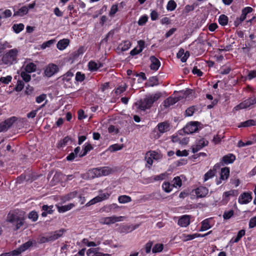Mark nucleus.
<instances>
[{"label": "nucleus", "instance_id": "obj_54", "mask_svg": "<svg viewBox=\"0 0 256 256\" xmlns=\"http://www.w3.org/2000/svg\"><path fill=\"white\" fill-rule=\"evenodd\" d=\"M122 148V146L118 144H112L110 146L108 150L111 152H114L117 150H119Z\"/></svg>", "mask_w": 256, "mask_h": 256}, {"label": "nucleus", "instance_id": "obj_36", "mask_svg": "<svg viewBox=\"0 0 256 256\" xmlns=\"http://www.w3.org/2000/svg\"><path fill=\"white\" fill-rule=\"evenodd\" d=\"M230 174V170L228 168H224L221 170L220 179L222 180H226Z\"/></svg>", "mask_w": 256, "mask_h": 256}, {"label": "nucleus", "instance_id": "obj_47", "mask_svg": "<svg viewBox=\"0 0 256 256\" xmlns=\"http://www.w3.org/2000/svg\"><path fill=\"white\" fill-rule=\"evenodd\" d=\"M86 78V76L84 74L80 72H78L76 74L75 80L78 82H82Z\"/></svg>", "mask_w": 256, "mask_h": 256}, {"label": "nucleus", "instance_id": "obj_16", "mask_svg": "<svg viewBox=\"0 0 256 256\" xmlns=\"http://www.w3.org/2000/svg\"><path fill=\"white\" fill-rule=\"evenodd\" d=\"M208 142L204 140H199L198 144L196 146H192V152L194 154L200 150L201 148L208 144Z\"/></svg>", "mask_w": 256, "mask_h": 256}, {"label": "nucleus", "instance_id": "obj_30", "mask_svg": "<svg viewBox=\"0 0 256 256\" xmlns=\"http://www.w3.org/2000/svg\"><path fill=\"white\" fill-rule=\"evenodd\" d=\"M74 206V204H70L67 205L62 206H58V211L59 212H67L70 210H71L73 207Z\"/></svg>", "mask_w": 256, "mask_h": 256}, {"label": "nucleus", "instance_id": "obj_5", "mask_svg": "<svg viewBox=\"0 0 256 256\" xmlns=\"http://www.w3.org/2000/svg\"><path fill=\"white\" fill-rule=\"evenodd\" d=\"M74 76V74L71 70L68 71L66 73L62 76V80L66 88H72L73 84L72 80Z\"/></svg>", "mask_w": 256, "mask_h": 256}, {"label": "nucleus", "instance_id": "obj_9", "mask_svg": "<svg viewBox=\"0 0 256 256\" xmlns=\"http://www.w3.org/2000/svg\"><path fill=\"white\" fill-rule=\"evenodd\" d=\"M158 154L155 152H148L146 153L145 156V160L147 164H146V166L150 168L152 166L153 160H156Z\"/></svg>", "mask_w": 256, "mask_h": 256}, {"label": "nucleus", "instance_id": "obj_25", "mask_svg": "<svg viewBox=\"0 0 256 256\" xmlns=\"http://www.w3.org/2000/svg\"><path fill=\"white\" fill-rule=\"evenodd\" d=\"M28 12V8L24 6L20 8L16 11H14V16H23Z\"/></svg>", "mask_w": 256, "mask_h": 256}, {"label": "nucleus", "instance_id": "obj_10", "mask_svg": "<svg viewBox=\"0 0 256 256\" xmlns=\"http://www.w3.org/2000/svg\"><path fill=\"white\" fill-rule=\"evenodd\" d=\"M184 96H178L176 97H172L170 96L166 98L164 102V108H168L170 107L171 106H172L173 104H175L176 102H177L178 101L180 100L181 99L183 98Z\"/></svg>", "mask_w": 256, "mask_h": 256}, {"label": "nucleus", "instance_id": "obj_52", "mask_svg": "<svg viewBox=\"0 0 256 256\" xmlns=\"http://www.w3.org/2000/svg\"><path fill=\"white\" fill-rule=\"evenodd\" d=\"M118 207V206L116 204H110L108 206H104V211L108 212L111 211L112 210L116 209Z\"/></svg>", "mask_w": 256, "mask_h": 256}, {"label": "nucleus", "instance_id": "obj_1", "mask_svg": "<svg viewBox=\"0 0 256 256\" xmlns=\"http://www.w3.org/2000/svg\"><path fill=\"white\" fill-rule=\"evenodd\" d=\"M160 98V92H158L154 94H150L142 100L138 101V108L141 110L144 111L146 109L151 108L154 102Z\"/></svg>", "mask_w": 256, "mask_h": 256}, {"label": "nucleus", "instance_id": "obj_50", "mask_svg": "<svg viewBox=\"0 0 256 256\" xmlns=\"http://www.w3.org/2000/svg\"><path fill=\"white\" fill-rule=\"evenodd\" d=\"M49 242H52L51 237L50 236H41L38 238V242L40 244L46 243Z\"/></svg>", "mask_w": 256, "mask_h": 256}, {"label": "nucleus", "instance_id": "obj_29", "mask_svg": "<svg viewBox=\"0 0 256 256\" xmlns=\"http://www.w3.org/2000/svg\"><path fill=\"white\" fill-rule=\"evenodd\" d=\"M36 65L33 62L28 63L24 68L25 72L32 73L36 71Z\"/></svg>", "mask_w": 256, "mask_h": 256}, {"label": "nucleus", "instance_id": "obj_63", "mask_svg": "<svg viewBox=\"0 0 256 256\" xmlns=\"http://www.w3.org/2000/svg\"><path fill=\"white\" fill-rule=\"evenodd\" d=\"M184 238H186L185 240H193L196 238H198L200 236V234H187V235H184Z\"/></svg>", "mask_w": 256, "mask_h": 256}, {"label": "nucleus", "instance_id": "obj_15", "mask_svg": "<svg viewBox=\"0 0 256 256\" xmlns=\"http://www.w3.org/2000/svg\"><path fill=\"white\" fill-rule=\"evenodd\" d=\"M159 84V80L158 76H153L150 77L148 81L146 82V86L147 87H152L156 86H158Z\"/></svg>", "mask_w": 256, "mask_h": 256}, {"label": "nucleus", "instance_id": "obj_27", "mask_svg": "<svg viewBox=\"0 0 256 256\" xmlns=\"http://www.w3.org/2000/svg\"><path fill=\"white\" fill-rule=\"evenodd\" d=\"M66 232V230L64 228L60 229L58 230L55 231L54 234H52L50 236L51 237L52 242L60 238Z\"/></svg>", "mask_w": 256, "mask_h": 256}, {"label": "nucleus", "instance_id": "obj_17", "mask_svg": "<svg viewBox=\"0 0 256 256\" xmlns=\"http://www.w3.org/2000/svg\"><path fill=\"white\" fill-rule=\"evenodd\" d=\"M88 178L90 179H93L101 176L100 170L98 168H94L89 170L87 173Z\"/></svg>", "mask_w": 256, "mask_h": 256}, {"label": "nucleus", "instance_id": "obj_64", "mask_svg": "<svg viewBox=\"0 0 256 256\" xmlns=\"http://www.w3.org/2000/svg\"><path fill=\"white\" fill-rule=\"evenodd\" d=\"M214 175V172L212 170H208L205 174L204 177V182L206 181L210 178H212Z\"/></svg>", "mask_w": 256, "mask_h": 256}, {"label": "nucleus", "instance_id": "obj_51", "mask_svg": "<svg viewBox=\"0 0 256 256\" xmlns=\"http://www.w3.org/2000/svg\"><path fill=\"white\" fill-rule=\"evenodd\" d=\"M24 88V83L22 80H18L16 86L14 88V90L17 92H20Z\"/></svg>", "mask_w": 256, "mask_h": 256}, {"label": "nucleus", "instance_id": "obj_31", "mask_svg": "<svg viewBox=\"0 0 256 256\" xmlns=\"http://www.w3.org/2000/svg\"><path fill=\"white\" fill-rule=\"evenodd\" d=\"M254 126H256V120H249L241 122L240 124L238 126V128L248 127Z\"/></svg>", "mask_w": 256, "mask_h": 256}, {"label": "nucleus", "instance_id": "obj_8", "mask_svg": "<svg viewBox=\"0 0 256 256\" xmlns=\"http://www.w3.org/2000/svg\"><path fill=\"white\" fill-rule=\"evenodd\" d=\"M200 123L198 122H192L184 128V132L187 134H192L198 130V126Z\"/></svg>", "mask_w": 256, "mask_h": 256}, {"label": "nucleus", "instance_id": "obj_56", "mask_svg": "<svg viewBox=\"0 0 256 256\" xmlns=\"http://www.w3.org/2000/svg\"><path fill=\"white\" fill-rule=\"evenodd\" d=\"M148 20V16L146 15H144L140 17L138 20V24L139 26L144 25Z\"/></svg>", "mask_w": 256, "mask_h": 256}, {"label": "nucleus", "instance_id": "obj_34", "mask_svg": "<svg viewBox=\"0 0 256 256\" xmlns=\"http://www.w3.org/2000/svg\"><path fill=\"white\" fill-rule=\"evenodd\" d=\"M46 105V103L43 104L41 106H40L36 110H32L30 112H28L27 114L28 118H34L36 115L37 112L40 110V109L43 108Z\"/></svg>", "mask_w": 256, "mask_h": 256}, {"label": "nucleus", "instance_id": "obj_3", "mask_svg": "<svg viewBox=\"0 0 256 256\" xmlns=\"http://www.w3.org/2000/svg\"><path fill=\"white\" fill-rule=\"evenodd\" d=\"M7 221L12 225L15 226L14 230H18L23 226L24 220L23 218L20 216L17 213L9 212L7 216Z\"/></svg>", "mask_w": 256, "mask_h": 256}, {"label": "nucleus", "instance_id": "obj_7", "mask_svg": "<svg viewBox=\"0 0 256 256\" xmlns=\"http://www.w3.org/2000/svg\"><path fill=\"white\" fill-rule=\"evenodd\" d=\"M256 104V96H252L238 105L236 108L238 109H244L250 107Z\"/></svg>", "mask_w": 256, "mask_h": 256}, {"label": "nucleus", "instance_id": "obj_40", "mask_svg": "<svg viewBox=\"0 0 256 256\" xmlns=\"http://www.w3.org/2000/svg\"><path fill=\"white\" fill-rule=\"evenodd\" d=\"M210 222L208 219H206L203 220L202 222V226L200 231H205L210 228Z\"/></svg>", "mask_w": 256, "mask_h": 256}, {"label": "nucleus", "instance_id": "obj_26", "mask_svg": "<svg viewBox=\"0 0 256 256\" xmlns=\"http://www.w3.org/2000/svg\"><path fill=\"white\" fill-rule=\"evenodd\" d=\"M53 205L48 206V205H43L42 206V210H43L42 213V217H46L48 214H52L53 213Z\"/></svg>", "mask_w": 256, "mask_h": 256}, {"label": "nucleus", "instance_id": "obj_55", "mask_svg": "<svg viewBox=\"0 0 256 256\" xmlns=\"http://www.w3.org/2000/svg\"><path fill=\"white\" fill-rule=\"evenodd\" d=\"M236 193V191L235 190H231L228 192H226L224 194V199L226 200V202L228 200V197L230 196H234L235 194Z\"/></svg>", "mask_w": 256, "mask_h": 256}, {"label": "nucleus", "instance_id": "obj_57", "mask_svg": "<svg viewBox=\"0 0 256 256\" xmlns=\"http://www.w3.org/2000/svg\"><path fill=\"white\" fill-rule=\"evenodd\" d=\"M28 217L30 219H31L33 222H36L38 220V214L36 211H32L28 214Z\"/></svg>", "mask_w": 256, "mask_h": 256}, {"label": "nucleus", "instance_id": "obj_60", "mask_svg": "<svg viewBox=\"0 0 256 256\" xmlns=\"http://www.w3.org/2000/svg\"><path fill=\"white\" fill-rule=\"evenodd\" d=\"M173 182L172 185L174 186V187H176L177 186L180 187L182 186V180L178 176L175 177L174 178Z\"/></svg>", "mask_w": 256, "mask_h": 256}, {"label": "nucleus", "instance_id": "obj_58", "mask_svg": "<svg viewBox=\"0 0 256 256\" xmlns=\"http://www.w3.org/2000/svg\"><path fill=\"white\" fill-rule=\"evenodd\" d=\"M126 86L125 84L124 86H119L115 90V93L116 94H120L124 92L126 90Z\"/></svg>", "mask_w": 256, "mask_h": 256}, {"label": "nucleus", "instance_id": "obj_33", "mask_svg": "<svg viewBox=\"0 0 256 256\" xmlns=\"http://www.w3.org/2000/svg\"><path fill=\"white\" fill-rule=\"evenodd\" d=\"M100 170L101 176H108L111 174L112 172V168L108 166H104L102 168H98Z\"/></svg>", "mask_w": 256, "mask_h": 256}, {"label": "nucleus", "instance_id": "obj_32", "mask_svg": "<svg viewBox=\"0 0 256 256\" xmlns=\"http://www.w3.org/2000/svg\"><path fill=\"white\" fill-rule=\"evenodd\" d=\"M33 244L32 240H28L27 242L19 246L20 250L22 252L27 250H28L30 247H31Z\"/></svg>", "mask_w": 256, "mask_h": 256}, {"label": "nucleus", "instance_id": "obj_28", "mask_svg": "<svg viewBox=\"0 0 256 256\" xmlns=\"http://www.w3.org/2000/svg\"><path fill=\"white\" fill-rule=\"evenodd\" d=\"M235 159L236 157L234 155L230 154L223 156L222 162L226 164H231L235 160Z\"/></svg>", "mask_w": 256, "mask_h": 256}, {"label": "nucleus", "instance_id": "obj_24", "mask_svg": "<svg viewBox=\"0 0 256 256\" xmlns=\"http://www.w3.org/2000/svg\"><path fill=\"white\" fill-rule=\"evenodd\" d=\"M72 142V139L69 136H65L62 140L59 141L58 144V148H64L69 144Z\"/></svg>", "mask_w": 256, "mask_h": 256}, {"label": "nucleus", "instance_id": "obj_22", "mask_svg": "<svg viewBox=\"0 0 256 256\" xmlns=\"http://www.w3.org/2000/svg\"><path fill=\"white\" fill-rule=\"evenodd\" d=\"M70 44V40L68 38H64L59 40L56 44L57 48L62 50L66 48Z\"/></svg>", "mask_w": 256, "mask_h": 256}, {"label": "nucleus", "instance_id": "obj_48", "mask_svg": "<svg viewBox=\"0 0 256 256\" xmlns=\"http://www.w3.org/2000/svg\"><path fill=\"white\" fill-rule=\"evenodd\" d=\"M245 234V230H240L237 234L236 237L234 240L232 239L231 241L233 242L236 243L239 242L241 238Z\"/></svg>", "mask_w": 256, "mask_h": 256}, {"label": "nucleus", "instance_id": "obj_11", "mask_svg": "<svg viewBox=\"0 0 256 256\" xmlns=\"http://www.w3.org/2000/svg\"><path fill=\"white\" fill-rule=\"evenodd\" d=\"M120 218H121V216L118 217L116 216H112L110 217H105L101 218L100 222L104 224L109 225L120 221Z\"/></svg>", "mask_w": 256, "mask_h": 256}, {"label": "nucleus", "instance_id": "obj_12", "mask_svg": "<svg viewBox=\"0 0 256 256\" xmlns=\"http://www.w3.org/2000/svg\"><path fill=\"white\" fill-rule=\"evenodd\" d=\"M150 60L151 62L150 66V70L154 71L157 70L160 66V62L159 60L155 56H150Z\"/></svg>", "mask_w": 256, "mask_h": 256}, {"label": "nucleus", "instance_id": "obj_18", "mask_svg": "<svg viewBox=\"0 0 256 256\" xmlns=\"http://www.w3.org/2000/svg\"><path fill=\"white\" fill-rule=\"evenodd\" d=\"M94 148L92 145L90 143H86L82 146V152H80L78 156L80 158H82L84 156L90 152L91 150H93Z\"/></svg>", "mask_w": 256, "mask_h": 256}, {"label": "nucleus", "instance_id": "obj_59", "mask_svg": "<svg viewBox=\"0 0 256 256\" xmlns=\"http://www.w3.org/2000/svg\"><path fill=\"white\" fill-rule=\"evenodd\" d=\"M118 11V6L117 4H113L109 12V16H113L116 12Z\"/></svg>", "mask_w": 256, "mask_h": 256}, {"label": "nucleus", "instance_id": "obj_4", "mask_svg": "<svg viewBox=\"0 0 256 256\" xmlns=\"http://www.w3.org/2000/svg\"><path fill=\"white\" fill-rule=\"evenodd\" d=\"M16 120L17 118L16 116H12L0 122V132L7 131Z\"/></svg>", "mask_w": 256, "mask_h": 256}, {"label": "nucleus", "instance_id": "obj_45", "mask_svg": "<svg viewBox=\"0 0 256 256\" xmlns=\"http://www.w3.org/2000/svg\"><path fill=\"white\" fill-rule=\"evenodd\" d=\"M12 76H2L0 78V83L6 85L11 82Z\"/></svg>", "mask_w": 256, "mask_h": 256}, {"label": "nucleus", "instance_id": "obj_46", "mask_svg": "<svg viewBox=\"0 0 256 256\" xmlns=\"http://www.w3.org/2000/svg\"><path fill=\"white\" fill-rule=\"evenodd\" d=\"M162 189L166 192H170L174 188V186L170 182H164L162 186Z\"/></svg>", "mask_w": 256, "mask_h": 256}, {"label": "nucleus", "instance_id": "obj_41", "mask_svg": "<svg viewBox=\"0 0 256 256\" xmlns=\"http://www.w3.org/2000/svg\"><path fill=\"white\" fill-rule=\"evenodd\" d=\"M170 129V124L168 122H161V134L167 132Z\"/></svg>", "mask_w": 256, "mask_h": 256}, {"label": "nucleus", "instance_id": "obj_44", "mask_svg": "<svg viewBox=\"0 0 256 256\" xmlns=\"http://www.w3.org/2000/svg\"><path fill=\"white\" fill-rule=\"evenodd\" d=\"M84 48L82 46H80L76 50L72 53V55L74 58L78 57L80 55L84 54Z\"/></svg>", "mask_w": 256, "mask_h": 256}, {"label": "nucleus", "instance_id": "obj_43", "mask_svg": "<svg viewBox=\"0 0 256 256\" xmlns=\"http://www.w3.org/2000/svg\"><path fill=\"white\" fill-rule=\"evenodd\" d=\"M228 17L224 14L220 15L218 18V22L222 26L226 25L228 24Z\"/></svg>", "mask_w": 256, "mask_h": 256}, {"label": "nucleus", "instance_id": "obj_20", "mask_svg": "<svg viewBox=\"0 0 256 256\" xmlns=\"http://www.w3.org/2000/svg\"><path fill=\"white\" fill-rule=\"evenodd\" d=\"M190 223V216L188 215L182 216L178 221V224L182 227L187 226Z\"/></svg>", "mask_w": 256, "mask_h": 256}, {"label": "nucleus", "instance_id": "obj_14", "mask_svg": "<svg viewBox=\"0 0 256 256\" xmlns=\"http://www.w3.org/2000/svg\"><path fill=\"white\" fill-rule=\"evenodd\" d=\"M208 189L204 186H200L195 190V192L198 198L205 197L208 194Z\"/></svg>", "mask_w": 256, "mask_h": 256}, {"label": "nucleus", "instance_id": "obj_35", "mask_svg": "<svg viewBox=\"0 0 256 256\" xmlns=\"http://www.w3.org/2000/svg\"><path fill=\"white\" fill-rule=\"evenodd\" d=\"M151 136L155 139H158L160 137V122L157 124L155 128L152 132Z\"/></svg>", "mask_w": 256, "mask_h": 256}, {"label": "nucleus", "instance_id": "obj_62", "mask_svg": "<svg viewBox=\"0 0 256 256\" xmlns=\"http://www.w3.org/2000/svg\"><path fill=\"white\" fill-rule=\"evenodd\" d=\"M234 212L232 210L228 212H225L224 213L223 218L226 220L230 219L234 215Z\"/></svg>", "mask_w": 256, "mask_h": 256}, {"label": "nucleus", "instance_id": "obj_23", "mask_svg": "<svg viewBox=\"0 0 256 256\" xmlns=\"http://www.w3.org/2000/svg\"><path fill=\"white\" fill-rule=\"evenodd\" d=\"M88 68L90 72H96L98 70L99 68L102 66V63H99L98 64L94 60H90L88 63Z\"/></svg>", "mask_w": 256, "mask_h": 256}, {"label": "nucleus", "instance_id": "obj_49", "mask_svg": "<svg viewBox=\"0 0 256 256\" xmlns=\"http://www.w3.org/2000/svg\"><path fill=\"white\" fill-rule=\"evenodd\" d=\"M176 7V4L173 0H170L166 6V8L168 10H174Z\"/></svg>", "mask_w": 256, "mask_h": 256}, {"label": "nucleus", "instance_id": "obj_61", "mask_svg": "<svg viewBox=\"0 0 256 256\" xmlns=\"http://www.w3.org/2000/svg\"><path fill=\"white\" fill-rule=\"evenodd\" d=\"M46 98V94H42L38 96H36V102L38 104H40L44 101Z\"/></svg>", "mask_w": 256, "mask_h": 256}, {"label": "nucleus", "instance_id": "obj_6", "mask_svg": "<svg viewBox=\"0 0 256 256\" xmlns=\"http://www.w3.org/2000/svg\"><path fill=\"white\" fill-rule=\"evenodd\" d=\"M59 71L58 66L54 64H50L44 70V74L48 78L53 76Z\"/></svg>", "mask_w": 256, "mask_h": 256}, {"label": "nucleus", "instance_id": "obj_19", "mask_svg": "<svg viewBox=\"0 0 256 256\" xmlns=\"http://www.w3.org/2000/svg\"><path fill=\"white\" fill-rule=\"evenodd\" d=\"M137 226L133 225L124 224L120 226V232L121 233H128L137 228Z\"/></svg>", "mask_w": 256, "mask_h": 256}, {"label": "nucleus", "instance_id": "obj_21", "mask_svg": "<svg viewBox=\"0 0 256 256\" xmlns=\"http://www.w3.org/2000/svg\"><path fill=\"white\" fill-rule=\"evenodd\" d=\"M131 45L132 43L129 40H123L119 44L118 49L120 50L122 52H125L130 48Z\"/></svg>", "mask_w": 256, "mask_h": 256}, {"label": "nucleus", "instance_id": "obj_37", "mask_svg": "<svg viewBox=\"0 0 256 256\" xmlns=\"http://www.w3.org/2000/svg\"><path fill=\"white\" fill-rule=\"evenodd\" d=\"M252 11V8L251 7H246L242 10V14L240 18L241 19V21H244L246 18V15L251 12Z\"/></svg>", "mask_w": 256, "mask_h": 256}, {"label": "nucleus", "instance_id": "obj_39", "mask_svg": "<svg viewBox=\"0 0 256 256\" xmlns=\"http://www.w3.org/2000/svg\"><path fill=\"white\" fill-rule=\"evenodd\" d=\"M24 28V26L23 24H14L12 26V29L16 34H18L21 32Z\"/></svg>", "mask_w": 256, "mask_h": 256}, {"label": "nucleus", "instance_id": "obj_13", "mask_svg": "<svg viewBox=\"0 0 256 256\" xmlns=\"http://www.w3.org/2000/svg\"><path fill=\"white\" fill-rule=\"evenodd\" d=\"M252 199L250 194L244 192L238 198V202L241 204H246L248 203Z\"/></svg>", "mask_w": 256, "mask_h": 256}, {"label": "nucleus", "instance_id": "obj_38", "mask_svg": "<svg viewBox=\"0 0 256 256\" xmlns=\"http://www.w3.org/2000/svg\"><path fill=\"white\" fill-rule=\"evenodd\" d=\"M118 201L120 204H126L132 201V198L126 195H122L118 198Z\"/></svg>", "mask_w": 256, "mask_h": 256}, {"label": "nucleus", "instance_id": "obj_2", "mask_svg": "<svg viewBox=\"0 0 256 256\" xmlns=\"http://www.w3.org/2000/svg\"><path fill=\"white\" fill-rule=\"evenodd\" d=\"M18 50L16 48H13L9 50L4 54L0 60V64L10 66L14 62H16Z\"/></svg>", "mask_w": 256, "mask_h": 256}, {"label": "nucleus", "instance_id": "obj_42", "mask_svg": "<svg viewBox=\"0 0 256 256\" xmlns=\"http://www.w3.org/2000/svg\"><path fill=\"white\" fill-rule=\"evenodd\" d=\"M77 194L78 192L76 191L70 192L64 196V200L66 201H69L76 198L77 196Z\"/></svg>", "mask_w": 256, "mask_h": 256}, {"label": "nucleus", "instance_id": "obj_53", "mask_svg": "<svg viewBox=\"0 0 256 256\" xmlns=\"http://www.w3.org/2000/svg\"><path fill=\"white\" fill-rule=\"evenodd\" d=\"M20 76L26 82H30L31 80V76L26 72H22L20 74Z\"/></svg>", "mask_w": 256, "mask_h": 256}]
</instances>
